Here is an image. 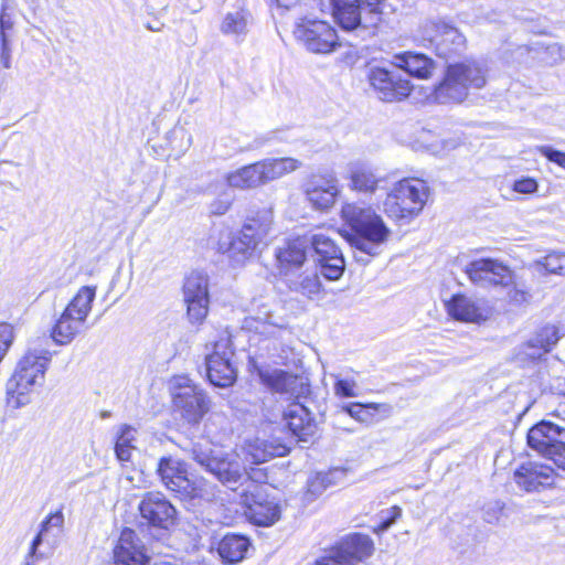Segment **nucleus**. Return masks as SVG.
I'll list each match as a JSON object with an SVG mask.
<instances>
[{
	"label": "nucleus",
	"mask_w": 565,
	"mask_h": 565,
	"mask_svg": "<svg viewBox=\"0 0 565 565\" xmlns=\"http://www.w3.org/2000/svg\"><path fill=\"white\" fill-rule=\"evenodd\" d=\"M488 68L484 63L476 60H467L460 63L449 64L444 78L433 87H418L422 97L415 100L427 104H457L462 103L469 95V90L481 89L487 84Z\"/></svg>",
	"instance_id": "obj_1"
},
{
	"label": "nucleus",
	"mask_w": 565,
	"mask_h": 565,
	"mask_svg": "<svg viewBox=\"0 0 565 565\" xmlns=\"http://www.w3.org/2000/svg\"><path fill=\"white\" fill-rule=\"evenodd\" d=\"M341 216L353 231L348 237L351 246L369 257L381 253V247L391 236V230L372 206L347 203L342 206Z\"/></svg>",
	"instance_id": "obj_2"
},
{
	"label": "nucleus",
	"mask_w": 565,
	"mask_h": 565,
	"mask_svg": "<svg viewBox=\"0 0 565 565\" xmlns=\"http://www.w3.org/2000/svg\"><path fill=\"white\" fill-rule=\"evenodd\" d=\"M47 343V338L32 340L8 382V394L15 397L18 406L25 405L29 402V393L44 382L45 372L52 360V352L46 348Z\"/></svg>",
	"instance_id": "obj_3"
},
{
	"label": "nucleus",
	"mask_w": 565,
	"mask_h": 565,
	"mask_svg": "<svg viewBox=\"0 0 565 565\" xmlns=\"http://www.w3.org/2000/svg\"><path fill=\"white\" fill-rule=\"evenodd\" d=\"M385 0H331L335 21L345 32L366 40L382 21Z\"/></svg>",
	"instance_id": "obj_4"
},
{
	"label": "nucleus",
	"mask_w": 565,
	"mask_h": 565,
	"mask_svg": "<svg viewBox=\"0 0 565 565\" xmlns=\"http://www.w3.org/2000/svg\"><path fill=\"white\" fill-rule=\"evenodd\" d=\"M415 39L444 60L461 55L467 47L466 36L451 20L441 17L424 19L417 26Z\"/></svg>",
	"instance_id": "obj_5"
},
{
	"label": "nucleus",
	"mask_w": 565,
	"mask_h": 565,
	"mask_svg": "<svg viewBox=\"0 0 565 565\" xmlns=\"http://www.w3.org/2000/svg\"><path fill=\"white\" fill-rule=\"evenodd\" d=\"M429 195L425 181L406 178L391 189L383 201V212L387 217L401 221L412 220L424 209Z\"/></svg>",
	"instance_id": "obj_6"
},
{
	"label": "nucleus",
	"mask_w": 565,
	"mask_h": 565,
	"mask_svg": "<svg viewBox=\"0 0 565 565\" xmlns=\"http://www.w3.org/2000/svg\"><path fill=\"white\" fill-rule=\"evenodd\" d=\"M300 167L301 162L294 158H268L227 173L225 180L231 188L254 189L291 173Z\"/></svg>",
	"instance_id": "obj_7"
},
{
	"label": "nucleus",
	"mask_w": 565,
	"mask_h": 565,
	"mask_svg": "<svg viewBox=\"0 0 565 565\" xmlns=\"http://www.w3.org/2000/svg\"><path fill=\"white\" fill-rule=\"evenodd\" d=\"M191 455L203 469L232 490L246 479L244 468L234 454L213 450L210 445L198 443L192 446Z\"/></svg>",
	"instance_id": "obj_8"
},
{
	"label": "nucleus",
	"mask_w": 565,
	"mask_h": 565,
	"mask_svg": "<svg viewBox=\"0 0 565 565\" xmlns=\"http://www.w3.org/2000/svg\"><path fill=\"white\" fill-rule=\"evenodd\" d=\"M157 471L167 489L178 493L181 499L210 501L214 497L213 487L204 479L192 481L188 478L185 463L179 459L161 458Z\"/></svg>",
	"instance_id": "obj_9"
},
{
	"label": "nucleus",
	"mask_w": 565,
	"mask_h": 565,
	"mask_svg": "<svg viewBox=\"0 0 565 565\" xmlns=\"http://www.w3.org/2000/svg\"><path fill=\"white\" fill-rule=\"evenodd\" d=\"M529 446L565 470V419H543L527 433Z\"/></svg>",
	"instance_id": "obj_10"
},
{
	"label": "nucleus",
	"mask_w": 565,
	"mask_h": 565,
	"mask_svg": "<svg viewBox=\"0 0 565 565\" xmlns=\"http://www.w3.org/2000/svg\"><path fill=\"white\" fill-rule=\"evenodd\" d=\"M172 384L174 411L188 424H199L210 411L211 401L209 396L186 376L174 377Z\"/></svg>",
	"instance_id": "obj_11"
},
{
	"label": "nucleus",
	"mask_w": 565,
	"mask_h": 565,
	"mask_svg": "<svg viewBox=\"0 0 565 565\" xmlns=\"http://www.w3.org/2000/svg\"><path fill=\"white\" fill-rule=\"evenodd\" d=\"M294 34L311 53L329 54L341 46L335 29L323 20L302 18L296 24Z\"/></svg>",
	"instance_id": "obj_12"
},
{
	"label": "nucleus",
	"mask_w": 565,
	"mask_h": 565,
	"mask_svg": "<svg viewBox=\"0 0 565 565\" xmlns=\"http://www.w3.org/2000/svg\"><path fill=\"white\" fill-rule=\"evenodd\" d=\"M308 239L320 274L331 281L340 279L345 269V262L335 242L324 233H313L308 235Z\"/></svg>",
	"instance_id": "obj_13"
},
{
	"label": "nucleus",
	"mask_w": 565,
	"mask_h": 565,
	"mask_svg": "<svg viewBox=\"0 0 565 565\" xmlns=\"http://www.w3.org/2000/svg\"><path fill=\"white\" fill-rule=\"evenodd\" d=\"M233 355L228 335L215 341L213 352L205 360L207 377L214 386L228 387L235 382L237 373L232 362Z\"/></svg>",
	"instance_id": "obj_14"
},
{
	"label": "nucleus",
	"mask_w": 565,
	"mask_h": 565,
	"mask_svg": "<svg viewBox=\"0 0 565 565\" xmlns=\"http://www.w3.org/2000/svg\"><path fill=\"white\" fill-rule=\"evenodd\" d=\"M258 243L245 231L233 233L227 227L217 231L213 245L216 252L224 254L234 265H243L254 256Z\"/></svg>",
	"instance_id": "obj_15"
},
{
	"label": "nucleus",
	"mask_w": 565,
	"mask_h": 565,
	"mask_svg": "<svg viewBox=\"0 0 565 565\" xmlns=\"http://www.w3.org/2000/svg\"><path fill=\"white\" fill-rule=\"evenodd\" d=\"M367 77L383 102H398L416 93V88L408 79L382 67L371 68Z\"/></svg>",
	"instance_id": "obj_16"
},
{
	"label": "nucleus",
	"mask_w": 565,
	"mask_h": 565,
	"mask_svg": "<svg viewBox=\"0 0 565 565\" xmlns=\"http://www.w3.org/2000/svg\"><path fill=\"white\" fill-rule=\"evenodd\" d=\"M184 300L192 322H202L209 311V277L202 271H192L185 279Z\"/></svg>",
	"instance_id": "obj_17"
},
{
	"label": "nucleus",
	"mask_w": 565,
	"mask_h": 565,
	"mask_svg": "<svg viewBox=\"0 0 565 565\" xmlns=\"http://www.w3.org/2000/svg\"><path fill=\"white\" fill-rule=\"evenodd\" d=\"M466 274L477 286H509L512 282V270L502 262L493 258H480L466 266Z\"/></svg>",
	"instance_id": "obj_18"
},
{
	"label": "nucleus",
	"mask_w": 565,
	"mask_h": 565,
	"mask_svg": "<svg viewBox=\"0 0 565 565\" xmlns=\"http://www.w3.org/2000/svg\"><path fill=\"white\" fill-rule=\"evenodd\" d=\"M259 486L252 484L241 493V503L246 507L245 514L256 525L270 526L280 519V507L274 500L259 493Z\"/></svg>",
	"instance_id": "obj_19"
},
{
	"label": "nucleus",
	"mask_w": 565,
	"mask_h": 565,
	"mask_svg": "<svg viewBox=\"0 0 565 565\" xmlns=\"http://www.w3.org/2000/svg\"><path fill=\"white\" fill-rule=\"evenodd\" d=\"M339 194V181L333 172L315 174L305 185L306 199L318 211L331 209Z\"/></svg>",
	"instance_id": "obj_20"
},
{
	"label": "nucleus",
	"mask_w": 565,
	"mask_h": 565,
	"mask_svg": "<svg viewBox=\"0 0 565 565\" xmlns=\"http://www.w3.org/2000/svg\"><path fill=\"white\" fill-rule=\"evenodd\" d=\"M447 313L455 320L467 323H481L492 315V307L484 299L454 295L445 302Z\"/></svg>",
	"instance_id": "obj_21"
},
{
	"label": "nucleus",
	"mask_w": 565,
	"mask_h": 565,
	"mask_svg": "<svg viewBox=\"0 0 565 565\" xmlns=\"http://www.w3.org/2000/svg\"><path fill=\"white\" fill-rule=\"evenodd\" d=\"M518 487L526 492H539L551 488L555 481L554 469L540 462H526L513 473Z\"/></svg>",
	"instance_id": "obj_22"
},
{
	"label": "nucleus",
	"mask_w": 565,
	"mask_h": 565,
	"mask_svg": "<svg viewBox=\"0 0 565 565\" xmlns=\"http://www.w3.org/2000/svg\"><path fill=\"white\" fill-rule=\"evenodd\" d=\"M139 510L142 519L153 526L169 529L174 522L175 509L160 492L147 493Z\"/></svg>",
	"instance_id": "obj_23"
},
{
	"label": "nucleus",
	"mask_w": 565,
	"mask_h": 565,
	"mask_svg": "<svg viewBox=\"0 0 565 565\" xmlns=\"http://www.w3.org/2000/svg\"><path fill=\"white\" fill-rule=\"evenodd\" d=\"M564 334V327L547 323L540 328L527 342L520 347V354L532 360L539 359L550 352Z\"/></svg>",
	"instance_id": "obj_24"
},
{
	"label": "nucleus",
	"mask_w": 565,
	"mask_h": 565,
	"mask_svg": "<svg viewBox=\"0 0 565 565\" xmlns=\"http://www.w3.org/2000/svg\"><path fill=\"white\" fill-rule=\"evenodd\" d=\"M345 179L352 191L364 194H374L381 183L385 181L384 177L377 175L375 169L362 161H353L348 164Z\"/></svg>",
	"instance_id": "obj_25"
},
{
	"label": "nucleus",
	"mask_w": 565,
	"mask_h": 565,
	"mask_svg": "<svg viewBox=\"0 0 565 565\" xmlns=\"http://www.w3.org/2000/svg\"><path fill=\"white\" fill-rule=\"evenodd\" d=\"M246 327L266 339L278 340L287 332V322L271 312L267 305L260 306L255 316L245 321Z\"/></svg>",
	"instance_id": "obj_26"
},
{
	"label": "nucleus",
	"mask_w": 565,
	"mask_h": 565,
	"mask_svg": "<svg viewBox=\"0 0 565 565\" xmlns=\"http://www.w3.org/2000/svg\"><path fill=\"white\" fill-rule=\"evenodd\" d=\"M248 369L270 390L280 394L294 395L298 384V379L296 376L282 370L263 366L253 358L248 361Z\"/></svg>",
	"instance_id": "obj_27"
},
{
	"label": "nucleus",
	"mask_w": 565,
	"mask_h": 565,
	"mask_svg": "<svg viewBox=\"0 0 565 565\" xmlns=\"http://www.w3.org/2000/svg\"><path fill=\"white\" fill-rule=\"evenodd\" d=\"M114 557L121 565H143L148 561L145 546L130 529L122 530L114 550Z\"/></svg>",
	"instance_id": "obj_28"
},
{
	"label": "nucleus",
	"mask_w": 565,
	"mask_h": 565,
	"mask_svg": "<svg viewBox=\"0 0 565 565\" xmlns=\"http://www.w3.org/2000/svg\"><path fill=\"white\" fill-rule=\"evenodd\" d=\"M393 64L411 76L429 79L437 70V62L430 56L418 52H403L393 56Z\"/></svg>",
	"instance_id": "obj_29"
},
{
	"label": "nucleus",
	"mask_w": 565,
	"mask_h": 565,
	"mask_svg": "<svg viewBox=\"0 0 565 565\" xmlns=\"http://www.w3.org/2000/svg\"><path fill=\"white\" fill-rule=\"evenodd\" d=\"M284 420L288 429L300 440H307L316 433V423L306 406L291 403L284 411Z\"/></svg>",
	"instance_id": "obj_30"
},
{
	"label": "nucleus",
	"mask_w": 565,
	"mask_h": 565,
	"mask_svg": "<svg viewBox=\"0 0 565 565\" xmlns=\"http://www.w3.org/2000/svg\"><path fill=\"white\" fill-rule=\"evenodd\" d=\"M349 416L364 425H373L388 418L393 406L388 403H350L342 407Z\"/></svg>",
	"instance_id": "obj_31"
},
{
	"label": "nucleus",
	"mask_w": 565,
	"mask_h": 565,
	"mask_svg": "<svg viewBox=\"0 0 565 565\" xmlns=\"http://www.w3.org/2000/svg\"><path fill=\"white\" fill-rule=\"evenodd\" d=\"M85 329V320L63 311L51 330V339L58 345H66Z\"/></svg>",
	"instance_id": "obj_32"
},
{
	"label": "nucleus",
	"mask_w": 565,
	"mask_h": 565,
	"mask_svg": "<svg viewBox=\"0 0 565 565\" xmlns=\"http://www.w3.org/2000/svg\"><path fill=\"white\" fill-rule=\"evenodd\" d=\"M373 550V542L369 536L353 534L350 535L334 553L337 555H343L344 561L351 562L355 565V562L363 561L371 556Z\"/></svg>",
	"instance_id": "obj_33"
},
{
	"label": "nucleus",
	"mask_w": 565,
	"mask_h": 565,
	"mask_svg": "<svg viewBox=\"0 0 565 565\" xmlns=\"http://www.w3.org/2000/svg\"><path fill=\"white\" fill-rule=\"evenodd\" d=\"M249 545V540L246 536L227 534L218 543L217 552L224 562L237 563L245 557Z\"/></svg>",
	"instance_id": "obj_34"
},
{
	"label": "nucleus",
	"mask_w": 565,
	"mask_h": 565,
	"mask_svg": "<svg viewBox=\"0 0 565 565\" xmlns=\"http://www.w3.org/2000/svg\"><path fill=\"white\" fill-rule=\"evenodd\" d=\"M308 249V235L300 236L288 241L284 247L279 248L277 259L281 265L299 267L305 263Z\"/></svg>",
	"instance_id": "obj_35"
},
{
	"label": "nucleus",
	"mask_w": 565,
	"mask_h": 565,
	"mask_svg": "<svg viewBox=\"0 0 565 565\" xmlns=\"http://www.w3.org/2000/svg\"><path fill=\"white\" fill-rule=\"evenodd\" d=\"M274 212L271 207L259 210L254 216L248 217L242 230L250 235L258 244L265 238L273 226Z\"/></svg>",
	"instance_id": "obj_36"
},
{
	"label": "nucleus",
	"mask_w": 565,
	"mask_h": 565,
	"mask_svg": "<svg viewBox=\"0 0 565 565\" xmlns=\"http://www.w3.org/2000/svg\"><path fill=\"white\" fill-rule=\"evenodd\" d=\"M274 212L271 207L259 210L254 216L248 217L242 230L250 235L258 244L265 238L273 226Z\"/></svg>",
	"instance_id": "obj_37"
},
{
	"label": "nucleus",
	"mask_w": 565,
	"mask_h": 565,
	"mask_svg": "<svg viewBox=\"0 0 565 565\" xmlns=\"http://www.w3.org/2000/svg\"><path fill=\"white\" fill-rule=\"evenodd\" d=\"M96 296V287L83 286L78 289L76 295L68 302L65 312L76 316L79 319L87 320V317L92 310V305Z\"/></svg>",
	"instance_id": "obj_38"
},
{
	"label": "nucleus",
	"mask_w": 565,
	"mask_h": 565,
	"mask_svg": "<svg viewBox=\"0 0 565 565\" xmlns=\"http://www.w3.org/2000/svg\"><path fill=\"white\" fill-rule=\"evenodd\" d=\"M289 288L302 296L312 299L321 292V281L317 273L301 274L290 280Z\"/></svg>",
	"instance_id": "obj_39"
},
{
	"label": "nucleus",
	"mask_w": 565,
	"mask_h": 565,
	"mask_svg": "<svg viewBox=\"0 0 565 565\" xmlns=\"http://www.w3.org/2000/svg\"><path fill=\"white\" fill-rule=\"evenodd\" d=\"M249 14L244 10L228 12L222 23L221 30L228 35H245L247 33Z\"/></svg>",
	"instance_id": "obj_40"
},
{
	"label": "nucleus",
	"mask_w": 565,
	"mask_h": 565,
	"mask_svg": "<svg viewBox=\"0 0 565 565\" xmlns=\"http://www.w3.org/2000/svg\"><path fill=\"white\" fill-rule=\"evenodd\" d=\"M287 452L288 448L285 445L266 440H256L250 450V455L256 462H265L270 458L285 456Z\"/></svg>",
	"instance_id": "obj_41"
},
{
	"label": "nucleus",
	"mask_w": 565,
	"mask_h": 565,
	"mask_svg": "<svg viewBox=\"0 0 565 565\" xmlns=\"http://www.w3.org/2000/svg\"><path fill=\"white\" fill-rule=\"evenodd\" d=\"M135 434L136 430L131 426L122 425L119 428L115 444V452L118 460H130L132 450L135 449V446L132 445V441L135 440Z\"/></svg>",
	"instance_id": "obj_42"
},
{
	"label": "nucleus",
	"mask_w": 565,
	"mask_h": 565,
	"mask_svg": "<svg viewBox=\"0 0 565 565\" xmlns=\"http://www.w3.org/2000/svg\"><path fill=\"white\" fill-rule=\"evenodd\" d=\"M534 267L539 273L565 276V253L552 252L535 260Z\"/></svg>",
	"instance_id": "obj_43"
},
{
	"label": "nucleus",
	"mask_w": 565,
	"mask_h": 565,
	"mask_svg": "<svg viewBox=\"0 0 565 565\" xmlns=\"http://www.w3.org/2000/svg\"><path fill=\"white\" fill-rule=\"evenodd\" d=\"M482 518L489 524H499L505 518V504L500 500L487 502L482 508Z\"/></svg>",
	"instance_id": "obj_44"
},
{
	"label": "nucleus",
	"mask_w": 565,
	"mask_h": 565,
	"mask_svg": "<svg viewBox=\"0 0 565 565\" xmlns=\"http://www.w3.org/2000/svg\"><path fill=\"white\" fill-rule=\"evenodd\" d=\"M334 382V394L339 397H355L358 396V383L352 376H342L341 374L333 375Z\"/></svg>",
	"instance_id": "obj_45"
},
{
	"label": "nucleus",
	"mask_w": 565,
	"mask_h": 565,
	"mask_svg": "<svg viewBox=\"0 0 565 565\" xmlns=\"http://www.w3.org/2000/svg\"><path fill=\"white\" fill-rule=\"evenodd\" d=\"M504 287L508 288L507 299L510 303L514 306H522L530 301V292L524 288L520 287L519 285L514 284L513 280L509 286Z\"/></svg>",
	"instance_id": "obj_46"
},
{
	"label": "nucleus",
	"mask_w": 565,
	"mask_h": 565,
	"mask_svg": "<svg viewBox=\"0 0 565 565\" xmlns=\"http://www.w3.org/2000/svg\"><path fill=\"white\" fill-rule=\"evenodd\" d=\"M402 515V509L397 505H394L387 510H384L381 512V522L380 524L374 529L376 533H383L386 532L395 522L397 519H399Z\"/></svg>",
	"instance_id": "obj_47"
},
{
	"label": "nucleus",
	"mask_w": 565,
	"mask_h": 565,
	"mask_svg": "<svg viewBox=\"0 0 565 565\" xmlns=\"http://www.w3.org/2000/svg\"><path fill=\"white\" fill-rule=\"evenodd\" d=\"M330 470L327 472H318L308 483L309 491L318 494L326 490L328 487L334 484V480L330 477Z\"/></svg>",
	"instance_id": "obj_48"
},
{
	"label": "nucleus",
	"mask_w": 565,
	"mask_h": 565,
	"mask_svg": "<svg viewBox=\"0 0 565 565\" xmlns=\"http://www.w3.org/2000/svg\"><path fill=\"white\" fill-rule=\"evenodd\" d=\"M14 340V329L10 323H0V360H3Z\"/></svg>",
	"instance_id": "obj_49"
},
{
	"label": "nucleus",
	"mask_w": 565,
	"mask_h": 565,
	"mask_svg": "<svg viewBox=\"0 0 565 565\" xmlns=\"http://www.w3.org/2000/svg\"><path fill=\"white\" fill-rule=\"evenodd\" d=\"M512 190L520 194H533L539 190V183L534 178L522 177L513 182Z\"/></svg>",
	"instance_id": "obj_50"
},
{
	"label": "nucleus",
	"mask_w": 565,
	"mask_h": 565,
	"mask_svg": "<svg viewBox=\"0 0 565 565\" xmlns=\"http://www.w3.org/2000/svg\"><path fill=\"white\" fill-rule=\"evenodd\" d=\"M232 205V198L227 193H222L218 198L214 199L210 205L209 211L213 215H224Z\"/></svg>",
	"instance_id": "obj_51"
},
{
	"label": "nucleus",
	"mask_w": 565,
	"mask_h": 565,
	"mask_svg": "<svg viewBox=\"0 0 565 565\" xmlns=\"http://www.w3.org/2000/svg\"><path fill=\"white\" fill-rule=\"evenodd\" d=\"M14 20L7 12V6L3 3L0 13V42L10 41L8 33L13 29Z\"/></svg>",
	"instance_id": "obj_52"
},
{
	"label": "nucleus",
	"mask_w": 565,
	"mask_h": 565,
	"mask_svg": "<svg viewBox=\"0 0 565 565\" xmlns=\"http://www.w3.org/2000/svg\"><path fill=\"white\" fill-rule=\"evenodd\" d=\"M537 151L548 161L556 163L565 169V152L558 151L550 146H539Z\"/></svg>",
	"instance_id": "obj_53"
},
{
	"label": "nucleus",
	"mask_w": 565,
	"mask_h": 565,
	"mask_svg": "<svg viewBox=\"0 0 565 565\" xmlns=\"http://www.w3.org/2000/svg\"><path fill=\"white\" fill-rule=\"evenodd\" d=\"M64 524V515L61 511L51 513L42 523V532H47L50 527H62Z\"/></svg>",
	"instance_id": "obj_54"
},
{
	"label": "nucleus",
	"mask_w": 565,
	"mask_h": 565,
	"mask_svg": "<svg viewBox=\"0 0 565 565\" xmlns=\"http://www.w3.org/2000/svg\"><path fill=\"white\" fill-rule=\"evenodd\" d=\"M45 533L46 532H42V527H41L39 533L36 534V536L33 539V541L31 543V546L29 548V552H28L25 557H29L30 559L42 558L43 555H42V553H39L38 550H39V546L43 542V536L45 535Z\"/></svg>",
	"instance_id": "obj_55"
},
{
	"label": "nucleus",
	"mask_w": 565,
	"mask_h": 565,
	"mask_svg": "<svg viewBox=\"0 0 565 565\" xmlns=\"http://www.w3.org/2000/svg\"><path fill=\"white\" fill-rule=\"evenodd\" d=\"M0 63L4 68L11 67L10 41L0 42Z\"/></svg>",
	"instance_id": "obj_56"
},
{
	"label": "nucleus",
	"mask_w": 565,
	"mask_h": 565,
	"mask_svg": "<svg viewBox=\"0 0 565 565\" xmlns=\"http://www.w3.org/2000/svg\"><path fill=\"white\" fill-rule=\"evenodd\" d=\"M547 51L551 53V55H557L554 60H565V46H562L557 43L552 44L547 47Z\"/></svg>",
	"instance_id": "obj_57"
},
{
	"label": "nucleus",
	"mask_w": 565,
	"mask_h": 565,
	"mask_svg": "<svg viewBox=\"0 0 565 565\" xmlns=\"http://www.w3.org/2000/svg\"><path fill=\"white\" fill-rule=\"evenodd\" d=\"M330 477L334 480V484L343 480L347 476V470L343 468H333L330 470Z\"/></svg>",
	"instance_id": "obj_58"
},
{
	"label": "nucleus",
	"mask_w": 565,
	"mask_h": 565,
	"mask_svg": "<svg viewBox=\"0 0 565 565\" xmlns=\"http://www.w3.org/2000/svg\"><path fill=\"white\" fill-rule=\"evenodd\" d=\"M172 135L180 138H186V145L185 148H188L191 145L192 137L189 135L183 128H175L172 130Z\"/></svg>",
	"instance_id": "obj_59"
},
{
	"label": "nucleus",
	"mask_w": 565,
	"mask_h": 565,
	"mask_svg": "<svg viewBox=\"0 0 565 565\" xmlns=\"http://www.w3.org/2000/svg\"><path fill=\"white\" fill-rule=\"evenodd\" d=\"M298 0H277V4L280 8L289 9L297 4Z\"/></svg>",
	"instance_id": "obj_60"
},
{
	"label": "nucleus",
	"mask_w": 565,
	"mask_h": 565,
	"mask_svg": "<svg viewBox=\"0 0 565 565\" xmlns=\"http://www.w3.org/2000/svg\"><path fill=\"white\" fill-rule=\"evenodd\" d=\"M24 565H34V559H30L29 557H25Z\"/></svg>",
	"instance_id": "obj_61"
},
{
	"label": "nucleus",
	"mask_w": 565,
	"mask_h": 565,
	"mask_svg": "<svg viewBox=\"0 0 565 565\" xmlns=\"http://www.w3.org/2000/svg\"><path fill=\"white\" fill-rule=\"evenodd\" d=\"M355 258H356L359 262H364V263H366V262H367V259H364L362 256H358V255H355Z\"/></svg>",
	"instance_id": "obj_62"
}]
</instances>
